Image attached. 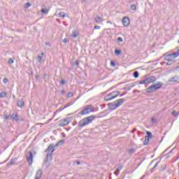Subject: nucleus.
Instances as JSON below:
<instances>
[{"mask_svg":"<svg viewBox=\"0 0 179 179\" xmlns=\"http://www.w3.org/2000/svg\"><path fill=\"white\" fill-rule=\"evenodd\" d=\"M94 120H96L95 115H91L90 117L83 118L78 122V127L80 128H83V127H86V125H89L90 124H92V122H93Z\"/></svg>","mask_w":179,"mask_h":179,"instance_id":"f257e3e1","label":"nucleus"},{"mask_svg":"<svg viewBox=\"0 0 179 179\" xmlns=\"http://www.w3.org/2000/svg\"><path fill=\"white\" fill-rule=\"evenodd\" d=\"M124 103H125V99H120L114 102L108 103V106L109 107V110L110 111H114V110H117L118 107H120V106H122Z\"/></svg>","mask_w":179,"mask_h":179,"instance_id":"f03ea898","label":"nucleus"},{"mask_svg":"<svg viewBox=\"0 0 179 179\" xmlns=\"http://www.w3.org/2000/svg\"><path fill=\"white\" fill-rule=\"evenodd\" d=\"M162 86H163V83L158 82V83L148 87L146 89V92L147 93H153L154 92H156V90H159V89H162Z\"/></svg>","mask_w":179,"mask_h":179,"instance_id":"7ed1b4c3","label":"nucleus"},{"mask_svg":"<svg viewBox=\"0 0 179 179\" xmlns=\"http://www.w3.org/2000/svg\"><path fill=\"white\" fill-rule=\"evenodd\" d=\"M94 111V107L92 105L87 106L84 108V109L79 112L80 115H87V114H90V113H93Z\"/></svg>","mask_w":179,"mask_h":179,"instance_id":"20e7f679","label":"nucleus"},{"mask_svg":"<svg viewBox=\"0 0 179 179\" xmlns=\"http://www.w3.org/2000/svg\"><path fill=\"white\" fill-rule=\"evenodd\" d=\"M120 93H121V92L120 91L113 92L104 96V100H106V101H110V100L115 99L120 94Z\"/></svg>","mask_w":179,"mask_h":179,"instance_id":"39448f33","label":"nucleus"},{"mask_svg":"<svg viewBox=\"0 0 179 179\" xmlns=\"http://www.w3.org/2000/svg\"><path fill=\"white\" fill-rule=\"evenodd\" d=\"M72 117H66V119H62L59 120V127H66L72 122Z\"/></svg>","mask_w":179,"mask_h":179,"instance_id":"423d86ee","label":"nucleus"},{"mask_svg":"<svg viewBox=\"0 0 179 179\" xmlns=\"http://www.w3.org/2000/svg\"><path fill=\"white\" fill-rule=\"evenodd\" d=\"M26 157L29 166H31L33 164V152L31 151L27 152Z\"/></svg>","mask_w":179,"mask_h":179,"instance_id":"0eeeda50","label":"nucleus"},{"mask_svg":"<svg viewBox=\"0 0 179 179\" xmlns=\"http://www.w3.org/2000/svg\"><path fill=\"white\" fill-rule=\"evenodd\" d=\"M55 151V149H52L51 152H48L46 155V162H51L52 160V153Z\"/></svg>","mask_w":179,"mask_h":179,"instance_id":"6e6552de","label":"nucleus"},{"mask_svg":"<svg viewBox=\"0 0 179 179\" xmlns=\"http://www.w3.org/2000/svg\"><path fill=\"white\" fill-rule=\"evenodd\" d=\"M179 80V76H174L173 77L169 78L168 82L169 83H176L177 81Z\"/></svg>","mask_w":179,"mask_h":179,"instance_id":"1a4fd4ad","label":"nucleus"},{"mask_svg":"<svg viewBox=\"0 0 179 179\" xmlns=\"http://www.w3.org/2000/svg\"><path fill=\"white\" fill-rule=\"evenodd\" d=\"M122 23L125 27H127V26H129V23H130L129 17H124L122 19Z\"/></svg>","mask_w":179,"mask_h":179,"instance_id":"9d476101","label":"nucleus"},{"mask_svg":"<svg viewBox=\"0 0 179 179\" xmlns=\"http://www.w3.org/2000/svg\"><path fill=\"white\" fill-rule=\"evenodd\" d=\"M11 118L13 121H16L17 122L19 121V117L17 116V113H14L11 115Z\"/></svg>","mask_w":179,"mask_h":179,"instance_id":"9b49d317","label":"nucleus"},{"mask_svg":"<svg viewBox=\"0 0 179 179\" xmlns=\"http://www.w3.org/2000/svg\"><path fill=\"white\" fill-rule=\"evenodd\" d=\"M157 80V79L155 76H150V77L147 78V80L148 82V84L149 83H153V82H156Z\"/></svg>","mask_w":179,"mask_h":179,"instance_id":"f8f14e48","label":"nucleus"},{"mask_svg":"<svg viewBox=\"0 0 179 179\" xmlns=\"http://www.w3.org/2000/svg\"><path fill=\"white\" fill-rule=\"evenodd\" d=\"M136 83H137V85H148V84H149V83L148 81V78H145L141 81H137Z\"/></svg>","mask_w":179,"mask_h":179,"instance_id":"ddd939ff","label":"nucleus"},{"mask_svg":"<svg viewBox=\"0 0 179 179\" xmlns=\"http://www.w3.org/2000/svg\"><path fill=\"white\" fill-rule=\"evenodd\" d=\"M42 176H43V171H41V169H39L36 173V176L35 178L41 179Z\"/></svg>","mask_w":179,"mask_h":179,"instance_id":"4468645a","label":"nucleus"},{"mask_svg":"<svg viewBox=\"0 0 179 179\" xmlns=\"http://www.w3.org/2000/svg\"><path fill=\"white\" fill-rule=\"evenodd\" d=\"M55 145L52 143H51L48 148L45 150V153H47V152H50V150H52V149H55Z\"/></svg>","mask_w":179,"mask_h":179,"instance_id":"2eb2a0df","label":"nucleus"},{"mask_svg":"<svg viewBox=\"0 0 179 179\" xmlns=\"http://www.w3.org/2000/svg\"><path fill=\"white\" fill-rule=\"evenodd\" d=\"M78 36H79V31H78V30L73 31L71 37H73V38H76V37H78Z\"/></svg>","mask_w":179,"mask_h":179,"instance_id":"dca6fc26","label":"nucleus"},{"mask_svg":"<svg viewBox=\"0 0 179 179\" xmlns=\"http://www.w3.org/2000/svg\"><path fill=\"white\" fill-rule=\"evenodd\" d=\"M178 56H179L178 51L176 52L171 53L169 55V57H171V58H173V59L177 58Z\"/></svg>","mask_w":179,"mask_h":179,"instance_id":"f3484780","label":"nucleus"},{"mask_svg":"<svg viewBox=\"0 0 179 179\" xmlns=\"http://www.w3.org/2000/svg\"><path fill=\"white\" fill-rule=\"evenodd\" d=\"M174 64H176V60L172 59L170 61H167L166 65L168 66H171V65H174Z\"/></svg>","mask_w":179,"mask_h":179,"instance_id":"a211bd4d","label":"nucleus"},{"mask_svg":"<svg viewBox=\"0 0 179 179\" xmlns=\"http://www.w3.org/2000/svg\"><path fill=\"white\" fill-rule=\"evenodd\" d=\"M43 79L45 82H48V80H50V74L44 73Z\"/></svg>","mask_w":179,"mask_h":179,"instance_id":"6ab92c4d","label":"nucleus"},{"mask_svg":"<svg viewBox=\"0 0 179 179\" xmlns=\"http://www.w3.org/2000/svg\"><path fill=\"white\" fill-rule=\"evenodd\" d=\"M64 143H65V141L64 139L60 140L55 145V147H58V146H61V145H64Z\"/></svg>","mask_w":179,"mask_h":179,"instance_id":"aec40b11","label":"nucleus"},{"mask_svg":"<svg viewBox=\"0 0 179 179\" xmlns=\"http://www.w3.org/2000/svg\"><path fill=\"white\" fill-rule=\"evenodd\" d=\"M73 103H75V102L70 101L65 106H64V108L62 110H65V108H68V107H71V106H72V104H73Z\"/></svg>","mask_w":179,"mask_h":179,"instance_id":"412c9836","label":"nucleus"},{"mask_svg":"<svg viewBox=\"0 0 179 179\" xmlns=\"http://www.w3.org/2000/svg\"><path fill=\"white\" fill-rule=\"evenodd\" d=\"M115 55H121V54H122V50L115 49Z\"/></svg>","mask_w":179,"mask_h":179,"instance_id":"4be33fe9","label":"nucleus"},{"mask_svg":"<svg viewBox=\"0 0 179 179\" xmlns=\"http://www.w3.org/2000/svg\"><path fill=\"white\" fill-rule=\"evenodd\" d=\"M123 167H124V165H121V164H120V166L116 169L117 174H120V171H121V170H122Z\"/></svg>","mask_w":179,"mask_h":179,"instance_id":"5701e85b","label":"nucleus"},{"mask_svg":"<svg viewBox=\"0 0 179 179\" xmlns=\"http://www.w3.org/2000/svg\"><path fill=\"white\" fill-rule=\"evenodd\" d=\"M164 59H165V61H170V60L174 59H173L171 57V56H170V54H169V55H167L165 56Z\"/></svg>","mask_w":179,"mask_h":179,"instance_id":"b1692460","label":"nucleus"},{"mask_svg":"<svg viewBox=\"0 0 179 179\" xmlns=\"http://www.w3.org/2000/svg\"><path fill=\"white\" fill-rule=\"evenodd\" d=\"M94 21H95L96 23H100V22L102 21L101 17H100V16L96 17V18H94Z\"/></svg>","mask_w":179,"mask_h":179,"instance_id":"393cba45","label":"nucleus"},{"mask_svg":"<svg viewBox=\"0 0 179 179\" xmlns=\"http://www.w3.org/2000/svg\"><path fill=\"white\" fill-rule=\"evenodd\" d=\"M0 97H1V99H5V97H6V92H1L0 93Z\"/></svg>","mask_w":179,"mask_h":179,"instance_id":"a878e982","label":"nucleus"},{"mask_svg":"<svg viewBox=\"0 0 179 179\" xmlns=\"http://www.w3.org/2000/svg\"><path fill=\"white\" fill-rule=\"evenodd\" d=\"M146 134L148 136H145V138H148V139H150V138L153 136V135H152V132L150 131H146Z\"/></svg>","mask_w":179,"mask_h":179,"instance_id":"bb28decb","label":"nucleus"},{"mask_svg":"<svg viewBox=\"0 0 179 179\" xmlns=\"http://www.w3.org/2000/svg\"><path fill=\"white\" fill-rule=\"evenodd\" d=\"M149 142H150V140H149L148 137H145V141L143 143V145L144 146H145V145H148L149 143Z\"/></svg>","mask_w":179,"mask_h":179,"instance_id":"cd10ccee","label":"nucleus"},{"mask_svg":"<svg viewBox=\"0 0 179 179\" xmlns=\"http://www.w3.org/2000/svg\"><path fill=\"white\" fill-rule=\"evenodd\" d=\"M18 107H23L24 106V101H19L17 103Z\"/></svg>","mask_w":179,"mask_h":179,"instance_id":"c85d7f7f","label":"nucleus"},{"mask_svg":"<svg viewBox=\"0 0 179 179\" xmlns=\"http://www.w3.org/2000/svg\"><path fill=\"white\" fill-rule=\"evenodd\" d=\"M41 12H42V13H43V15H47L48 13V9H47V8H42L41 9Z\"/></svg>","mask_w":179,"mask_h":179,"instance_id":"c756f323","label":"nucleus"},{"mask_svg":"<svg viewBox=\"0 0 179 179\" xmlns=\"http://www.w3.org/2000/svg\"><path fill=\"white\" fill-rule=\"evenodd\" d=\"M41 55H42V56H38V57H37V61H38V62H41V60L43 59V55H44V53H41Z\"/></svg>","mask_w":179,"mask_h":179,"instance_id":"7c9ffc66","label":"nucleus"},{"mask_svg":"<svg viewBox=\"0 0 179 179\" xmlns=\"http://www.w3.org/2000/svg\"><path fill=\"white\" fill-rule=\"evenodd\" d=\"M133 76H134V78H139V72L134 71L133 73Z\"/></svg>","mask_w":179,"mask_h":179,"instance_id":"2f4dec72","label":"nucleus"},{"mask_svg":"<svg viewBox=\"0 0 179 179\" xmlns=\"http://www.w3.org/2000/svg\"><path fill=\"white\" fill-rule=\"evenodd\" d=\"M129 153L130 155H134V153H135V148H131L129 150Z\"/></svg>","mask_w":179,"mask_h":179,"instance_id":"473e14b6","label":"nucleus"},{"mask_svg":"<svg viewBox=\"0 0 179 179\" xmlns=\"http://www.w3.org/2000/svg\"><path fill=\"white\" fill-rule=\"evenodd\" d=\"M68 99H71V97H73V93L70 92L67 94Z\"/></svg>","mask_w":179,"mask_h":179,"instance_id":"72a5a7b5","label":"nucleus"},{"mask_svg":"<svg viewBox=\"0 0 179 179\" xmlns=\"http://www.w3.org/2000/svg\"><path fill=\"white\" fill-rule=\"evenodd\" d=\"M16 160H17V159H11V161L10 162V166H13V164L16 163Z\"/></svg>","mask_w":179,"mask_h":179,"instance_id":"f704fd0d","label":"nucleus"},{"mask_svg":"<svg viewBox=\"0 0 179 179\" xmlns=\"http://www.w3.org/2000/svg\"><path fill=\"white\" fill-rule=\"evenodd\" d=\"M151 121L153 124H156V122H157V119L155 118V117H152Z\"/></svg>","mask_w":179,"mask_h":179,"instance_id":"c9c22d12","label":"nucleus"},{"mask_svg":"<svg viewBox=\"0 0 179 179\" xmlns=\"http://www.w3.org/2000/svg\"><path fill=\"white\" fill-rule=\"evenodd\" d=\"M166 169H167V165L166 164H163L162 166H161V170L162 171H164V170H166Z\"/></svg>","mask_w":179,"mask_h":179,"instance_id":"e433bc0d","label":"nucleus"},{"mask_svg":"<svg viewBox=\"0 0 179 179\" xmlns=\"http://www.w3.org/2000/svg\"><path fill=\"white\" fill-rule=\"evenodd\" d=\"M73 66H79V62L78 60H76L73 63Z\"/></svg>","mask_w":179,"mask_h":179,"instance_id":"4c0bfd02","label":"nucleus"},{"mask_svg":"<svg viewBox=\"0 0 179 179\" xmlns=\"http://www.w3.org/2000/svg\"><path fill=\"white\" fill-rule=\"evenodd\" d=\"M131 10H136V6L135 4L131 5Z\"/></svg>","mask_w":179,"mask_h":179,"instance_id":"58836bf2","label":"nucleus"},{"mask_svg":"<svg viewBox=\"0 0 179 179\" xmlns=\"http://www.w3.org/2000/svg\"><path fill=\"white\" fill-rule=\"evenodd\" d=\"M110 65H111V66H113L114 68L117 65V64L115 63V62L111 61Z\"/></svg>","mask_w":179,"mask_h":179,"instance_id":"ea45409f","label":"nucleus"},{"mask_svg":"<svg viewBox=\"0 0 179 179\" xmlns=\"http://www.w3.org/2000/svg\"><path fill=\"white\" fill-rule=\"evenodd\" d=\"M60 83H61V85H66V80L62 79V80H61Z\"/></svg>","mask_w":179,"mask_h":179,"instance_id":"a19ab883","label":"nucleus"},{"mask_svg":"<svg viewBox=\"0 0 179 179\" xmlns=\"http://www.w3.org/2000/svg\"><path fill=\"white\" fill-rule=\"evenodd\" d=\"M63 43H69V38H65L64 39H63Z\"/></svg>","mask_w":179,"mask_h":179,"instance_id":"79ce46f5","label":"nucleus"},{"mask_svg":"<svg viewBox=\"0 0 179 179\" xmlns=\"http://www.w3.org/2000/svg\"><path fill=\"white\" fill-rule=\"evenodd\" d=\"M122 41H124L122 38H121V37H118L117 38V43H122Z\"/></svg>","mask_w":179,"mask_h":179,"instance_id":"37998d69","label":"nucleus"},{"mask_svg":"<svg viewBox=\"0 0 179 179\" xmlns=\"http://www.w3.org/2000/svg\"><path fill=\"white\" fill-rule=\"evenodd\" d=\"M159 163H160V162H157L155 166L152 167V170H155V169H156V167H157V166H159Z\"/></svg>","mask_w":179,"mask_h":179,"instance_id":"c03bdc74","label":"nucleus"},{"mask_svg":"<svg viewBox=\"0 0 179 179\" xmlns=\"http://www.w3.org/2000/svg\"><path fill=\"white\" fill-rule=\"evenodd\" d=\"M59 17H65V14L64 13H59Z\"/></svg>","mask_w":179,"mask_h":179,"instance_id":"a18cd8bd","label":"nucleus"},{"mask_svg":"<svg viewBox=\"0 0 179 179\" xmlns=\"http://www.w3.org/2000/svg\"><path fill=\"white\" fill-rule=\"evenodd\" d=\"M94 29H95V30H100L101 27L99 26V25H95V26L94 27Z\"/></svg>","mask_w":179,"mask_h":179,"instance_id":"49530a36","label":"nucleus"},{"mask_svg":"<svg viewBox=\"0 0 179 179\" xmlns=\"http://www.w3.org/2000/svg\"><path fill=\"white\" fill-rule=\"evenodd\" d=\"M8 82H9V80H8V78H4V79L3 80V83L5 85H6V83H8Z\"/></svg>","mask_w":179,"mask_h":179,"instance_id":"de8ad7c7","label":"nucleus"},{"mask_svg":"<svg viewBox=\"0 0 179 179\" xmlns=\"http://www.w3.org/2000/svg\"><path fill=\"white\" fill-rule=\"evenodd\" d=\"M30 6H31V4L30 3H27L26 4H25V8H30Z\"/></svg>","mask_w":179,"mask_h":179,"instance_id":"09e8293b","label":"nucleus"},{"mask_svg":"<svg viewBox=\"0 0 179 179\" xmlns=\"http://www.w3.org/2000/svg\"><path fill=\"white\" fill-rule=\"evenodd\" d=\"M172 115H173V117H176V116H177V111L173 110V111L172 112Z\"/></svg>","mask_w":179,"mask_h":179,"instance_id":"8fccbe9b","label":"nucleus"},{"mask_svg":"<svg viewBox=\"0 0 179 179\" xmlns=\"http://www.w3.org/2000/svg\"><path fill=\"white\" fill-rule=\"evenodd\" d=\"M15 62V61L12 59H9L8 60V64H13Z\"/></svg>","mask_w":179,"mask_h":179,"instance_id":"3c124183","label":"nucleus"},{"mask_svg":"<svg viewBox=\"0 0 179 179\" xmlns=\"http://www.w3.org/2000/svg\"><path fill=\"white\" fill-rule=\"evenodd\" d=\"M10 117V115H5V117H4V120H9V117Z\"/></svg>","mask_w":179,"mask_h":179,"instance_id":"603ef678","label":"nucleus"},{"mask_svg":"<svg viewBox=\"0 0 179 179\" xmlns=\"http://www.w3.org/2000/svg\"><path fill=\"white\" fill-rule=\"evenodd\" d=\"M45 45H47L48 47H51V43L50 42H46Z\"/></svg>","mask_w":179,"mask_h":179,"instance_id":"864d4df0","label":"nucleus"},{"mask_svg":"<svg viewBox=\"0 0 179 179\" xmlns=\"http://www.w3.org/2000/svg\"><path fill=\"white\" fill-rule=\"evenodd\" d=\"M35 78H36V79H37L38 80H40V76H38V75H36V76H35Z\"/></svg>","mask_w":179,"mask_h":179,"instance_id":"5fc2aeb1","label":"nucleus"},{"mask_svg":"<svg viewBox=\"0 0 179 179\" xmlns=\"http://www.w3.org/2000/svg\"><path fill=\"white\" fill-rule=\"evenodd\" d=\"M136 131V128H134L132 131H131V134H135Z\"/></svg>","mask_w":179,"mask_h":179,"instance_id":"6e6d98bb","label":"nucleus"},{"mask_svg":"<svg viewBox=\"0 0 179 179\" xmlns=\"http://www.w3.org/2000/svg\"><path fill=\"white\" fill-rule=\"evenodd\" d=\"M114 174L117 176L120 173H118V172H117V169H116V171L114 172Z\"/></svg>","mask_w":179,"mask_h":179,"instance_id":"4d7b16f0","label":"nucleus"},{"mask_svg":"<svg viewBox=\"0 0 179 179\" xmlns=\"http://www.w3.org/2000/svg\"><path fill=\"white\" fill-rule=\"evenodd\" d=\"M61 94H65V90H62V91H61Z\"/></svg>","mask_w":179,"mask_h":179,"instance_id":"13d9d810","label":"nucleus"},{"mask_svg":"<svg viewBox=\"0 0 179 179\" xmlns=\"http://www.w3.org/2000/svg\"><path fill=\"white\" fill-rule=\"evenodd\" d=\"M62 136L63 138H65L66 136L65 135V133H62Z\"/></svg>","mask_w":179,"mask_h":179,"instance_id":"bf43d9fd","label":"nucleus"},{"mask_svg":"<svg viewBox=\"0 0 179 179\" xmlns=\"http://www.w3.org/2000/svg\"><path fill=\"white\" fill-rule=\"evenodd\" d=\"M76 164H78V166H79V164H80V162L78 161V162H76Z\"/></svg>","mask_w":179,"mask_h":179,"instance_id":"052dcab7","label":"nucleus"},{"mask_svg":"<svg viewBox=\"0 0 179 179\" xmlns=\"http://www.w3.org/2000/svg\"><path fill=\"white\" fill-rule=\"evenodd\" d=\"M133 92H134V93H136V92H139V90H134Z\"/></svg>","mask_w":179,"mask_h":179,"instance_id":"680f3d73","label":"nucleus"},{"mask_svg":"<svg viewBox=\"0 0 179 179\" xmlns=\"http://www.w3.org/2000/svg\"><path fill=\"white\" fill-rule=\"evenodd\" d=\"M115 94H112V96H115Z\"/></svg>","mask_w":179,"mask_h":179,"instance_id":"e2e57ef3","label":"nucleus"},{"mask_svg":"<svg viewBox=\"0 0 179 179\" xmlns=\"http://www.w3.org/2000/svg\"><path fill=\"white\" fill-rule=\"evenodd\" d=\"M122 96H124V94H121V95H120V97H122Z\"/></svg>","mask_w":179,"mask_h":179,"instance_id":"0e129e2a","label":"nucleus"},{"mask_svg":"<svg viewBox=\"0 0 179 179\" xmlns=\"http://www.w3.org/2000/svg\"><path fill=\"white\" fill-rule=\"evenodd\" d=\"M83 2H86V0H83Z\"/></svg>","mask_w":179,"mask_h":179,"instance_id":"69168bd1","label":"nucleus"},{"mask_svg":"<svg viewBox=\"0 0 179 179\" xmlns=\"http://www.w3.org/2000/svg\"><path fill=\"white\" fill-rule=\"evenodd\" d=\"M178 43H179V40H178Z\"/></svg>","mask_w":179,"mask_h":179,"instance_id":"338daca9","label":"nucleus"},{"mask_svg":"<svg viewBox=\"0 0 179 179\" xmlns=\"http://www.w3.org/2000/svg\"><path fill=\"white\" fill-rule=\"evenodd\" d=\"M34 179H37V178H35Z\"/></svg>","mask_w":179,"mask_h":179,"instance_id":"774afa93","label":"nucleus"}]
</instances>
